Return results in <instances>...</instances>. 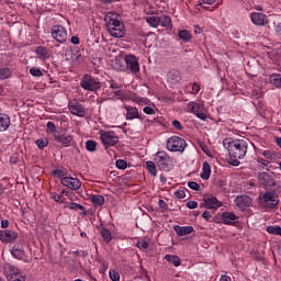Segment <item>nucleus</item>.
Segmentation results:
<instances>
[{"mask_svg":"<svg viewBox=\"0 0 281 281\" xmlns=\"http://www.w3.org/2000/svg\"><path fill=\"white\" fill-rule=\"evenodd\" d=\"M250 146H254V143L246 137L228 142V164L231 166H240L239 159H245Z\"/></svg>","mask_w":281,"mask_h":281,"instance_id":"1","label":"nucleus"},{"mask_svg":"<svg viewBox=\"0 0 281 281\" xmlns=\"http://www.w3.org/2000/svg\"><path fill=\"white\" fill-rule=\"evenodd\" d=\"M105 23L108 31L114 38H124L126 32L124 31V24L120 20L112 18L110 14L105 15Z\"/></svg>","mask_w":281,"mask_h":281,"instance_id":"2","label":"nucleus"},{"mask_svg":"<svg viewBox=\"0 0 281 281\" xmlns=\"http://www.w3.org/2000/svg\"><path fill=\"white\" fill-rule=\"evenodd\" d=\"M166 148L170 153H183L188 148V143L179 136H171L167 139Z\"/></svg>","mask_w":281,"mask_h":281,"instance_id":"3","label":"nucleus"},{"mask_svg":"<svg viewBox=\"0 0 281 281\" xmlns=\"http://www.w3.org/2000/svg\"><path fill=\"white\" fill-rule=\"evenodd\" d=\"M155 162L157 164L159 170H162L164 172H169V170L172 168V157L168 155L166 151H158L155 156Z\"/></svg>","mask_w":281,"mask_h":281,"instance_id":"4","label":"nucleus"},{"mask_svg":"<svg viewBox=\"0 0 281 281\" xmlns=\"http://www.w3.org/2000/svg\"><path fill=\"white\" fill-rule=\"evenodd\" d=\"M81 89H85V91H98V89L102 88V85L100 83V79L93 78L91 75H85L81 78L80 81Z\"/></svg>","mask_w":281,"mask_h":281,"instance_id":"5","label":"nucleus"},{"mask_svg":"<svg viewBox=\"0 0 281 281\" xmlns=\"http://www.w3.org/2000/svg\"><path fill=\"white\" fill-rule=\"evenodd\" d=\"M50 34L54 41L57 43H67V29L60 24L53 25L50 29Z\"/></svg>","mask_w":281,"mask_h":281,"instance_id":"6","label":"nucleus"},{"mask_svg":"<svg viewBox=\"0 0 281 281\" xmlns=\"http://www.w3.org/2000/svg\"><path fill=\"white\" fill-rule=\"evenodd\" d=\"M68 109L70 113L77 115V117H85V115H87V110H85V106L78 100H70L68 102Z\"/></svg>","mask_w":281,"mask_h":281,"instance_id":"7","label":"nucleus"},{"mask_svg":"<svg viewBox=\"0 0 281 281\" xmlns=\"http://www.w3.org/2000/svg\"><path fill=\"white\" fill-rule=\"evenodd\" d=\"M100 139L105 146H115L120 142V137L115 136V133L111 131H101Z\"/></svg>","mask_w":281,"mask_h":281,"instance_id":"8","label":"nucleus"},{"mask_svg":"<svg viewBox=\"0 0 281 281\" xmlns=\"http://www.w3.org/2000/svg\"><path fill=\"white\" fill-rule=\"evenodd\" d=\"M201 207H206V210H218V207H223V202L218 201L216 196L211 195L203 199Z\"/></svg>","mask_w":281,"mask_h":281,"instance_id":"9","label":"nucleus"},{"mask_svg":"<svg viewBox=\"0 0 281 281\" xmlns=\"http://www.w3.org/2000/svg\"><path fill=\"white\" fill-rule=\"evenodd\" d=\"M259 199L263 201V203L270 207V210H273L276 205H278V195H276L274 192H266L263 195H260Z\"/></svg>","mask_w":281,"mask_h":281,"instance_id":"10","label":"nucleus"},{"mask_svg":"<svg viewBox=\"0 0 281 281\" xmlns=\"http://www.w3.org/2000/svg\"><path fill=\"white\" fill-rule=\"evenodd\" d=\"M61 183L69 188L70 190H80L82 182H80V179L78 178H71V177H64L61 178Z\"/></svg>","mask_w":281,"mask_h":281,"instance_id":"11","label":"nucleus"},{"mask_svg":"<svg viewBox=\"0 0 281 281\" xmlns=\"http://www.w3.org/2000/svg\"><path fill=\"white\" fill-rule=\"evenodd\" d=\"M125 63L127 69H130L132 74H137L139 71V61H137V57L134 55H126Z\"/></svg>","mask_w":281,"mask_h":281,"instance_id":"12","label":"nucleus"},{"mask_svg":"<svg viewBox=\"0 0 281 281\" xmlns=\"http://www.w3.org/2000/svg\"><path fill=\"white\" fill-rule=\"evenodd\" d=\"M167 82L170 87H177L181 82V72L177 69H172L167 74Z\"/></svg>","mask_w":281,"mask_h":281,"instance_id":"13","label":"nucleus"},{"mask_svg":"<svg viewBox=\"0 0 281 281\" xmlns=\"http://www.w3.org/2000/svg\"><path fill=\"white\" fill-rule=\"evenodd\" d=\"M258 180L260 181V183H262V186H266L268 188H276V179L268 172H260L258 175Z\"/></svg>","mask_w":281,"mask_h":281,"instance_id":"14","label":"nucleus"},{"mask_svg":"<svg viewBox=\"0 0 281 281\" xmlns=\"http://www.w3.org/2000/svg\"><path fill=\"white\" fill-rule=\"evenodd\" d=\"M19 238V233L12 229L0 231V240L2 243H12Z\"/></svg>","mask_w":281,"mask_h":281,"instance_id":"15","label":"nucleus"},{"mask_svg":"<svg viewBox=\"0 0 281 281\" xmlns=\"http://www.w3.org/2000/svg\"><path fill=\"white\" fill-rule=\"evenodd\" d=\"M221 220L224 225H236L238 223V216L234 212H223Z\"/></svg>","mask_w":281,"mask_h":281,"instance_id":"16","label":"nucleus"},{"mask_svg":"<svg viewBox=\"0 0 281 281\" xmlns=\"http://www.w3.org/2000/svg\"><path fill=\"white\" fill-rule=\"evenodd\" d=\"M126 110V120H139L140 122H144V117L139 115V110L135 106L125 105Z\"/></svg>","mask_w":281,"mask_h":281,"instance_id":"17","label":"nucleus"},{"mask_svg":"<svg viewBox=\"0 0 281 281\" xmlns=\"http://www.w3.org/2000/svg\"><path fill=\"white\" fill-rule=\"evenodd\" d=\"M55 142H57L58 144H61L63 146H65L66 148L71 146V142H74V137L71 135H67V134H55Z\"/></svg>","mask_w":281,"mask_h":281,"instance_id":"18","label":"nucleus"},{"mask_svg":"<svg viewBox=\"0 0 281 281\" xmlns=\"http://www.w3.org/2000/svg\"><path fill=\"white\" fill-rule=\"evenodd\" d=\"M254 25L265 26L267 23V15L260 12H254L250 14Z\"/></svg>","mask_w":281,"mask_h":281,"instance_id":"19","label":"nucleus"},{"mask_svg":"<svg viewBox=\"0 0 281 281\" xmlns=\"http://www.w3.org/2000/svg\"><path fill=\"white\" fill-rule=\"evenodd\" d=\"M235 205L245 210V207H249L251 205V198L248 195H238L235 198Z\"/></svg>","mask_w":281,"mask_h":281,"instance_id":"20","label":"nucleus"},{"mask_svg":"<svg viewBox=\"0 0 281 281\" xmlns=\"http://www.w3.org/2000/svg\"><path fill=\"white\" fill-rule=\"evenodd\" d=\"M190 111L194 113V115H196V117H199V120H203V122H205V120H207V114H205V112L203 111H199V109H201V105H199V103H190L189 104Z\"/></svg>","mask_w":281,"mask_h":281,"instance_id":"21","label":"nucleus"},{"mask_svg":"<svg viewBox=\"0 0 281 281\" xmlns=\"http://www.w3.org/2000/svg\"><path fill=\"white\" fill-rule=\"evenodd\" d=\"M2 269L8 281L19 271V268L12 266V263H4Z\"/></svg>","mask_w":281,"mask_h":281,"instance_id":"22","label":"nucleus"},{"mask_svg":"<svg viewBox=\"0 0 281 281\" xmlns=\"http://www.w3.org/2000/svg\"><path fill=\"white\" fill-rule=\"evenodd\" d=\"M173 229H175L177 236H188V234H192V232H194V227H192V226L175 225Z\"/></svg>","mask_w":281,"mask_h":281,"instance_id":"23","label":"nucleus"},{"mask_svg":"<svg viewBox=\"0 0 281 281\" xmlns=\"http://www.w3.org/2000/svg\"><path fill=\"white\" fill-rule=\"evenodd\" d=\"M211 175H212V167L210 166V162L204 161L203 166H202V172H201L200 177L204 181H207V179H210Z\"/></svg>","mask_w":281,"mask_h":281,"instance_id":"24","label":"nucleus"},{"mask_svg":"<svg viewBox=\"0 0 281 281\" xmlns=\"http://www.w3.org/2000/svg\"><path fill=\"white\" fill-rule=\"evenodd\" d=\"M7 128H10V116L0 113V133L5 132Z\"/></svg>","mask_w":281,"mask_h":281,"instance_id":"25","label":"nucleus"},{"mask_svg":"<svg viewBox=\"0 0 281 281\" xmlns=\"http://www.w3.org/2000/svg\"><path fill=\"white\" fill-rule=\"evenodd\" d=\"M35 54L38 56L40 60H47L49 58V53L45 46H37Z\"/></svg>","mask_w":281,"mask_h":281,"instance_id":"26","label":"nucleus"},{"mask_svg":"<svg viewBox=\"0 0 281 281\" xmlns=\"http://www.w3.org/2000/svg\"><path fill=\"white\" fill-rule=\"evenodd\" d=\"M90 201L93 205H95L97 207H102V205H104V198L100 194H93L90 198Z\"/></svg>","mask_w":281,"mask_h":281,"instance_id":"27","label":"nucleus"},{"mask_svg":"<svg viewBox=\"0 0 281 281\" xmlns=\"http://www.w3.org/2000/svg\"><path fill=\"white\" fill-rule=\"evenodd\" d=\"M178 36L183 43H190L192 41V34L188 30L179 31Z\"/></svg>","mask_w":281,"mask_h":281,"instance_id":"28","label":"nucleus"},{"mask_svg":"<svg viewBox=\"0 0 281 281\" xmlns=\"http://www.w3.org/2000/svg\"><path fill=\"white\" fill-rule=\"evenodd\" d=\"M159 25L162 27H172V19H170L168 15H160Z\"/></svg>","mask_w":281,"mask_h":281,"instance_id":"29","label":"nucleus"},{"mask_svg":"<svg viewBox=\"0 0 281 281\" xmlns=\"http://www.w3.org/2000/svg\"><path fill=\"white\" fill-rule=\"evenodd\" d=\"M165 260H167V262H170L175 267H179L181 265V259H179L175 255H166Z\"/></svg>","mask_w":281,"mask_h":281,"instance_id":"30","label":"nucleus"},{"mask_svg":"<svg viewBox=\"0 0 281 281\" xmlns=\"http://www.w3.org/2000/svg\"><path fill=\"white\" fill-rule=\"evenodd\" d=\"M146 168L151 177H157V165L154 161H147Z\"/></svg>","mask_w":281,"mask_h":281,"instance_id":"31","label":"nucleus"},{"mask_svg":"<svg viewBox=\"0 0 281 281\" xmlns=\"http://www.w3.org/2000/svg\"><path fill=\"white\" fill-rule=\"evenodd\" d=\"M270 82L273 85V87H277V89H281V75H271Z\"/></svg>","mask_w":281,"mask_h":281,"instance_id":"32","label":"nucleus"},{"mask_svg":"<svg viewBox=\"0 0 281 281\" xmlns=\"http://www.w3.org/2000/svg\"><path fill=\"white\" fill-rule=\"evenodd\" d=\"M100 234L104 240V243H110L111 240H113V235L111 234V232L106 228H101Z\"/></svg>","mask_w":281,"mask_h":281,"instance_id":"33","label":"nucleus"},{"mask_svg":"<svg viewBox=\"0 0 281 281\" xmlns=\"http://www.w3.org/2000/svg\"><path fill=\"white\" fill-rule=\"evenodd\" d=\"M46 133H49L50 135H53V137H55V135H58V131L56 130V125L54 124V122L48 121L46 124Z\"/></svg>","mask_w":281,"mask_h":281,"instance_id":"34","label":"nucleus"},{"mask_svg":"<svg viewBox=\"0 0 281 281\" xmlns=\"http://www.w3.org/2000/svg\"><path fill=\"white\" fill-rule=\"evenodd\" d=\"M149 245H150V241H148V239L146 238H143L136 243V247L140 249V251H146Z\"/></svg>","mask_w":281,"mask_h":281,"instance_id":"35","label":"nucleus"},{"mask_svg":"<svg viewBox=\"0 0 281 281\" xmlns=\"http://www.w3.org/2000/svg\"><path fill=\"white\" fill-rule=\"evenodd\" d=\"M97 148H98V143H95V140H87L86 142V149L89 153H95Z\"/></svg>","mask_w":281,"mask_h":281,"instance_id":"36","label":"nucleus"},{"mask_svg":"<svg viewBox=\"0 0 281 281\" xmlns=\"http://www.w3.org/2000/svg\"><path fill=\"white\" fill-rule=\"evenodd\" d=\"M70 60H80V58L82 57V53H80V49L79 48H74L70 50Z\"/></svg>","mask_w":281,"mask_h":281,"instance_id":"37","label":"nucleus"},{"mask_svg":"<svg viewBox=\"0 0 281 281\" xmlns=\"http://www.w3.org/2000/svg\"><path fill=\"white\" fill-rule=\"evenodd\" d=\"M268 234H273V236H281V227L280 226H268Z\"/></svg>","mask_w":281,"mask_h":281,"instance_id":"38","label":"nucleus"},{"mask_svg":"<svg viewBox=\"0 0 281 281\" xmlns=\"http://www.w3.org/2000/svg\"><path fill=\"white\" fill-rule=\"evenodd\" d=\"M146 21L150 27H157L159 25V16H148Z\"/></svg>","mask_w":281,"mask_h":281,"instance_id":"39","label":"nucleus"},{"mask_svg":"<svg viewBox=\"0 0 281 281\" xmlns=\"http://www.w3.org/2000/svg\"><path fill=\"white\" fill-rule=\"evenodd\" d=\"M10 76H12L10 68H0V80H5L7 78H10Z\"/></svg>","mask_w":281,"mask_h":281,"instance_id":"40","label":"nucleus"},{"mask_svg":"<svg viewBox=\"0 0 281 281\" xmlns=\"http://www.w3.org/2000/svg\"><path fill=\"white\" fill-rule=\"evenodd\" d=\"M9 281H25V276L18 270L12 277L9 278Z\"/></svg>","mask_w":281,"mask_h":281,"instance_id":"41","label":"nucleus"},{"mask_svg":"<svg viewBox=\"0 0 281 281\" xmlns=\"http://www.w3.org/2000/svg\"><path fill=\"white\" fill-rule=\"evenodd\" d=\"M262 156L266 158V159H270L271 161H273V159H276L278 157V155H276V151L273 150H263L262 151Z\"/></svg>","mask_w":281,"mask_h":281,"instance_id":"42","label":"nucleus"},{"mask_svg":"<svg viewBox=\"0 0 281 281\" xmlns=\"http://www.w3.org/2000/svg\"><path fill=\"white\" fill-rule=\"evenodd\" d=\"M115 166L119 170H126V168H128V162L124 159H117Z\"/></svg>","mask_w":281,"mask_h":281,"instance_id":"43","label":"nucleus"},{"mask_svg":"<svg viewBox=\"0 0 281 281\" xmlns=\"http://www.w3.org/2000/svg\"><path fill=\"white\" fill-rule=\"evenodd\" d=\"M53 175L55 177H59V178L65 179V177H67V175H68V171H67V169H55L53 171Z\"/></svg>","mask_w":281,"mask_h":281,"instance_id":"44","label":"nucleus"},{"mask_svg":"<svg viewBox=\"0 0 281 281\" xmlns=\"http://www.w3.org/2000/svg\"><path fill=\"white\" fill-rule=\"evenodd\" d=\"M37 148H40L41 150H43V148L47 147V144H49V140H47V138L44 139H37L35 142Z\"/></svg>","mask_w":281,"mask_h":281,"instance_id":"45","label":"nucleus"},{"mask_svg":"<svg viewBox=\"0 0 281 281\" xmlns=\"http://www.w3.org/2000/svg\"><path fill=\"white\" fill-rule=\"evenodd\" d=\"M30 74H31V76H34L35 78H41V76H43V71L36 67H32L30 69Z\"/></svg>","mask_w":281,"mask_h":281,"instance_id":"46","label":"nucleus"},{"mask_svg":"<svg viewBox=\"0 0 281 281\" xmlns=\"http://www.w3.org/2000/svg\"><path fill=\"white\" fill-rule=\"evenodd\" d=\"M69 210H81V212H85V206H82L81 204H78L76 202H70L68 204Z\"/></svg>","mask_w":281,"mask_h":281,"instance_id":"47","label":"nucleus"},{"mask_svg":"<svg viewBox=\"0 0 281 281\" xmlns=\"http://www.w3.org/2000/svg\"><path fill=\"white\" fill-rule=\"evenodd\" d=\"M13 258H16L18 260H21L23 258V250L22 249H13L11 251Z\"/></svg>","mask_w":281,"mask_h":281,"instance_id":"48","label":"nucleus"},{"mask_svg":"<svg viewBox=\"0 0 281 281\" xmlns=\"http://www.w3.org/2000/svg\"><path fill=\"white\" fill-rule=\"evenodd\" d=\"M188 186L191 190H194L195 192H199V190H201V184H199L198 182L190 181L188 182Z\"/></svg>","mask_w":281,"mask_h":281,"instance_id":"49","label":"nucleus"},{"mask_svg":"<svg viewBox=\"0 0 281 281\" xmlns=\"http://www.w3.org/2000/svg\"><path fill=\"white\" fill-rule=\"evenodd\" d=\"M110 279L112 281H120V273L115 270L110 271Z\"/></svg>","mask_w":281,"mask_h":281,"instance_id":"50","label":"nucleus"},{"mask_svg":"<svg viewBox=\"0 0 281 281\" xmlns=\"http://www.w3.org/2000/svg\"><path fill=\"white\" fill-rule=\"evenodd\" d=\"M109 85H110V89H121L122 88V85L117 83V81L111 79L109 81Z\"/></svg>","mask_w":281,"mask_h":281,"instance_id":"51","label":"nucleus"},{"mask_svg":"<svg viewBox=\"0 0 281 281\" xmlns=\"http://www.w3.org/2000/svg\"><path fill=\"white\" fill-rule=\"evenodd\" d=\"M187 207H189V210H196V207H199V203L196 201H189L187 202Z\"/></svg>","mask_w":281,"mask_h":281,"instance_id":"52","label":"nucleus"},{"mask_svg":"<svg viewBox=\"0 0 281 281\" xmlns=\"http://www.w3.org/2000/svg\"><path fill=\"white\" fill-rule=\"evenodd\" d=\"M143 112L146 113V115H155V109L148 105L143 109Z\"/></svg>","mask_w":281,"mask_h":281,"instance_id":"53","label":"nucleus"},{"mask_svg":"<svg viewBox=\"0 0 281 281\" xmlns=\"http://www.w3.org/2000/svg\"><path fill=\"white\" fill-rule=\"evenodd\" d=\"M172 126L177 131H183V125H181V122H179L178 120L172 121Z\"/></svg>","mask_w":281,"mask_h":281,"instance_id":"54","label":"nucleus"},{"mask_svg":"<svg viewBox=\"0 0 281 281\" xmlns=\"http://www.w3.org/2000/svg\"><path fill=\"white\" fill-rule=\"evenodd\" d=\"M176 199H186V191L183 190H178L175 192Z\"/></svg>","mask_w":281,"mask_h":281,"instance_id":"55","label":"nucleus"},{"mask_svg":"<svg viewBox=\"0 0 281 281\" xmlns=\"http://www.w3.org/2000/svg\"><path fill=\"white\" fill-rule=\"evenodd\" d=\"M252 257L257 262H262V260H265V257H262L260 252H254Z\"/></svg>","mask_w":281,"mask_h":281,"instance_id":"56","label":"nucleus"},{"mask_svg":"<svg viewBox=\"0 0 281 281\" xmlns=\"http://www.w3.org/2000/svg\"><path fill=\"white\" fill-rule=\"evenodd\" d=\"M257 161H258V164H261V166H263V168L269 167V164H271V161H269L267 159H262V158H258Z\"/></svg>","mask_w":281,"mask_h":281,"instance_id":"57","label":"nucleus"},{"mask_svg":"<svg viewBox=\"0 0 281 281\" xmlns=\"http://www.w3.org/2000/svg\"><path fill=\"white\" fill-rule=\"evenodd\" d=\"M158 205H159L160 210H168V203H166V201H164V200H159Z\"/></svg>","mask_w":281,"mask_h":281,"instance_id":"58","label":"nucleus"},{"mask_svg":"<svg viewBox=\"0 0 281 281\" xmlns=\"http://www.w3.org/2000/svg\"><path fill=\"white\" fill-rule=\"evenodd\" d=\"M274 32L279 38H281V22L274 26Z\"/></svg>","mask_w":281,"mask_h":281,"instance_id":"59","label":"nucleus"},{"mask_svg":"<svg viewBox=\"0 0 281 281\" xmlns=\"http://www.w3.org/2000/svg\"><path fill=\"white\" fill-rule=\"evenodd\" d=\"M192 91H193L194 93H199V92L201 91V86H200L199 83L194 82V83L192 85Z\"/></svg>","mask_w":281,"mask_h":281,"instance_id":"60","label":"nucleus"},{"mask_svg":"<svg viewBox=\"0 0 281 281\" xmlns=\"http://www.w3.org/2000/svg\"><path fill=\"white\" fill-rule=\"evenodd\" d=\"M53 199L56 201V203H60V201H63V195L53 193Z\"/></svg>","mask_w":281,"mask_h":281,"instance_id":"61","label":"nucleus"},{"mask_svg":"<svg viewBox=\"0 0 281 281\" xmlns=\"http://www.w3.org/2000/svg\"><path fill=\"white\" fill-rule=\"evenodd\" d=\"M1 227L2 229H8V227H10V222L8 220H2Z\"/></svg>","mask_w":281,"mask_h":281,"instance_id":"62","label":"nucleus"},{"mask_svg":"<svg viewBox=\"0 0 281 281\" xmlns=\"http://www.w3.org/2000/svg\"><path fill=\"white\" fill-rule=\"evenodd\" d=\"M202 217L205 218V221H210V218H212V214L210 211H204Z\"/></svg>","mask_w":281,"mask_h":281,"instance_id":"63","label":"nucleus"},{"mask_svg":"<svg viewBox=\"0 0 281 281\" xmlns=\"http://www.w3.org/2000/svg\"><path fill=\"white\" fill-rule=\"evenodd\" d=\"M220 281H232V278L228 276L223 274L220 279Z\"/></svg>","mask_w":281,"mask_h":281,"instance_id":"64","label":"nucleus"}]
</instances>
